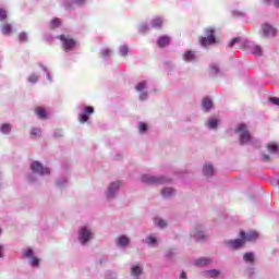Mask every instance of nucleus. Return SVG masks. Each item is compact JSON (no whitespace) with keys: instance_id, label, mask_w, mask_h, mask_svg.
<instances>
[{"instance_id":"obj_1","label":"nucleus","mask_w":279,"mask_h":279,"mask_svg":"<svg viewBox=\"0 0 279 279\" xmlns=\"http://www.w3.org/2000/svg\"><path fill=\"white\" fill-rule=\"evenodd\" d=\"M235 134H240L241 145H246V143L252 141V134H250V131H247V125L245 124H239L235 129Z\"/></svg>"},{"instance_id":"obj_2","label":"nucleus","mask_w":279,"mask_h":279,"mask_svg":"<svg viewBox=\"0 0 279 279\" xmlns=\"http://www.w3.org/2000/svg\"><path fill=\"white\" fill-rule=\"evenodd\" d=\"M205 34L207 37H201V45L203 47H208V45H215V43H217V38H215V28H207Z\"/></svg>"},{"instance_id":"obj_3","label":"nucleus","mask_w":279,"mask_h":279,"mask_svg":"<svg viewBox=\"0 0 279 279\" xmlns=\"http://www.w3.org/2000/svg\"><path fill=\"white\" fill-rule=\"evenodd\" d=\"M58 39L61 40V43H63L64 51H73V49H75L77 45V41H75V39L66 35H59Z\"/></svg>"},{"instance_id":"obj_4","label":"nucleus","mask_w":279,"mask_h":279,"mask_svg":"<svg viewBox=\"0 0 279 279\" xmlns=\"http://www.w3.org/2000/svg\"><path fill=\"white\" fill-rule=\"evenodd\" d=\"M142 182L145 184H165L166 182H169V179L165 177H151L144 174L142 175Z\"/></svg>"},{"instance_id":"obj_5","label":"nucleus","mask_w":279,"mask_h":279,"mask_svg":"<svg viewBox=\"0 0 279 279\" xmlns=\"http://www.w3.org/2000/svg\"><path fill=\"white\" fill-rule=\"evenodd\" d=\"M32 171L39 173V175H49V168H45L40 162L34 161L31 166Z\"/></svg>"},{"instance_id":"obj_6","label":"nucleus","mask_w":279,"mask_h":279,"mask_svg":"<svg viewBox=\"0 0 279 279\" xmlns=\"http://www.w3.org/2000/svg\"><path fill=\"white\" fill-rule=\"evenodd\" d=\"M93 239V232L88 230L86 227H83L78 231V240L81 243H88L89 240Z\"/></svg>"},{"instance_id":"obj_7","label":"nucleus","mask_w":279,"mask_h":279,"mask_svg":"<svg viewBox=\"0 0 279 279\" xmlns=\"http://www.w3.org/2000/svg\"><path fill=\"white\" fill-rule=\"evenodd\" d=\"M240 238L244 240V243H250L258 239V233L256 231H250L248 233H245V231H240Z\"/></svg>"},{"instance_id":"obj_8","label":"nucleus","mask_w":279,"mask_h":279,"mask_svg":"<svg viewBox=\"0 0 279 279\" xmlns=\"http://www.w3.org/2000/svg\"><path fill=\"white\" fill-rule=\"evenodd\" d=\"M93 112H95V108L93 107L85 108L83 113H81L78 117L80 123H86V121H88V114H93Z\"/></svg>"},{"instance_id":"obj_9","label":"nucleus","mask_w":279,"mask_h":279,"mask_svg":"<svg viewBox=\"0 0 279 279\" xmlns=\"http://www.w3.org/2000/svg\"><path fill=\"white\" fill-rule=\"evenodd\" d=\"M228 245H230V247L233 250H239L241 247H245V240L243 238L231 240L228 242Z\"/></svg>"},{"instance_id":"obj_10","label":"nucleus","mask_w":279,"mask_h":279,"mask_svg":"<svg viewBox=\"0 0 279 279\" xmlns=\"http://www.w3.org/2000/svg\"><path fill=\"white\" fill-rule=\"evenodd\" d=\"M119 186H121V184L119 182H113L110 184V186L107 191L108 199H112V197H114V193H117V191H119Z\"/></svg>"},{"instance_id":"obj_11","label":"nucleus","mask_w":279,"mask_h":279,"mask_svg":"<svg viewBox=\"0 0 279 279\" xmlns=\"http://www.w3.org/2000/svg\"><path fill=\"white\" fill-rule=\"evenodd\" d=\"M264 36H276V28L269 24H264L262 26Z\"/></svg>"},{"instance_id":"obj_12","label":"nucleus","mask_w":279,"mask_h":279,"mask_svg":"<svg viewBox=\"0 0 279 279\" xmlns=\"http://www.w3.org/2000/svg\"><path fill=\"white\" fill-rule=\"evenodd\" d=\"M169 43H171V38L167 35L159 37L157 40L158 47H167V45H169Z\"/></svg>"},{"instance_id":"obj_13","label":"nucleus","mask_w":279,"mask_h":279,"mask_svg":"<svg viewBox=\"0 0 279 279\" xmlns=\"http://www.w3.org/2000/svg\"><path fill=\"white\" fill-rule=\"evenodd\" d=\"M202 107L204 108L205 112H208L213 108V99L209 97H205L202 100Z\"/></svg>"},{"instance_id":"obj_14","label":"nucleus","mask_w":279,"mask_h":279,"mask_svg":"<svg viewBox=\"0 0 279 279\" xmlns=\"http://www.w3.org/2000/svg\"><path fill=\"white\" fill-rule=\"evenodd\" d=\"M1 32H2V34H4V36L12 35V25H10V23H8V22H4L1 25Z\"/></svg>"},{"instance_id":"obj_15","label":"nucleus","mask_w":279,"mask_h":279,"mask_svg":"<svg viewBox=\"0 0 279 279\" xmlns=\"http://www.w3.org/2000/svg\"><path fill=\"white\" fill-rule=\"evenodd\" d=\"M204 175H207L208 178L215 175V168H213L211 165H205L203 168Z\"/></svg>"},{"instance_id":"obj_16","label":"nucleus","mask_w":279,"mask_h":279,"mask_svg":"<svg viewBox=\"0 0 279 279\" xmlns=\"http://www.w3.org/2000/svg\"><path fill=\"white\" fill-rule=\"evenodd\" d=\"M35 114H37L39 119H47V110L43 107H36Z\"/></svg>"},{"instance_id":"obj_17","label":"nucleus","mask_w":279,"mask_h":279,"mask_svg":"<svg viewBox=\"0 0 279 279\" xmlns=\"http://www.w3.org/2000/svg\"><path fill=\"white\" fill-rule=\"evenodd\" d=\"M143 274V268H141V266L135 265L131 268V276H133L134 278H138V276H141Z\"/></svg>"},{"instance_id":"obj_18","label":"nucleus","mask_w":279,"mask_h":279,"mask_svg":"<svg viewBox=\"0 0 279 279\" xmlns=\"http://www.w3.org/2000/svg\"><path fill=\"white\" fill-rule=\"evenodd\" d=\"M162 19L160 17H155L151 21V26L154 29H160V27H162Z\"/></svg>"},{"instance_id":"obj_19","label":"nucleus","mask_w":279,"mask_h":279,"mask_svg":"<svg viewBox=\"0 0 279 279\" xmlns=\"http://www.w3.org/2000/svg\"><path fill=\"white\" fill-rule=\"evenodd\" d=\"M175 194V191L172 187H165L161 191L162 197H171Z\"/></svg>"},{"instance_id":"obj_20","label":"nucleus","mask_w":279,"mask_h":279,"mask_svg":"<svg viewBox=\"0 0 279 279\" xmlns=\"http://www.w3.org/2000/svg\"><path fill=\"white\" fill-rule=\"evenodd\" d=\"M118 245L124 247V245H130V238L122 235L118 239Z\"/></svg>"},{"instance_id":"obj_21","label":"nucleus","mask_w":279,"mask_h":279,"mask_svg":"<svg viewBox=\"0 0 279 279\" xmlns=\"http://www.w3.org/2000/svg\"><path fill=\"white\" fill-rule=\"evenodd\" d=\"M185 62H193L195 60V52L193 51H186L183 56Z\"/></svg>"},{"instance_id":"obj_22","label":"nucleus","mask_w":279,"mask_h":279,"mask_svg":"<svg viewBox=\"0 0 279 279\" xmlns=\"http://www.w3.org/2000/svg\"><path fill=\"white\" fill-rule=\"evenodd\" d=\"M209 263H210V259H208V258H205V257H201V258H198V259H196L195 262H194V264L196 265V266H204V265H209Z\"/></svg>"},{"instance_id":"obj_23","label":"nucleus","mask_w":279,"mask_h":279,"mask_svg":"<svg viewBox=\"0 0 279 279\" xmlns=\"http://www.w3.org/2000/svg\"><path fill=\"white\" fill-rule=\"evenodd\" d=\"M60 25H62V20L54 17L51 22H50V28L51 29H56L57 27H60Z\"/></svg>"},{"instance_id":"obj_24","label":"nucleus","mask_w":279,"mask_h":279,"mask_svg":"<svg viewBox=\"0 0 279 279\" xmlns=\"http://www.w3.org/2000/svg\"><path fill=\"white\" fill-rule=\"evenodd\" d=\"M243 259L245 263H254L255 258H254V253L252 252H248V253H245L244 256H243Z\"/></svg>"},{"instance_id":"obj_25","label":"nucleus","mask_w":279,"mask_h":279,"mask_svg":"<svg viewBox=\"0 0 279 279\" xmlns=\"http://www.w3.org/2000/svg\"><path fill=\"white\" fill-rule=\"evenodd\" d=\"M267 149H268L269 154H276V151H278V144L269 143L267 145Z\"/></svg>"},{"instance_id":"obj_26","label":"nucleus","mask_w":279,"mask_h":279,"mask_svg":"<svg viewBox=\"0 0 279 279\" xmlns=\"http://www.w3.org/2000/svg\"><path fill=\"white\" fill-rule=\"evenodd\" d=\"M252 53L253 56H263V48L260 46H253Z\"/></svg>"},{"instance_id":"obj_27","label":"nucleus","mask_w":279,"mask_h":279,"mask_svg":"<svg viewBox=\"0 0 279 279\" xmlns=\"http://www.w3.org/2000/svg\"><path fill=\"white\" fill-rule=\"evenodd\" d=\"M145 88H147V82H141L135 86V90H137V93H141L142 90H145Z\"/></svg>"},{"instance_id":"obj_28","label":"nucleus","mask_w":279,"mask_h":279,"mask_svg":"<svg viewBox=\"0 0 279 279\" xmlns=\"http://www.w3.org/2000/svg\"><path fill=\"white\" fill-rule=\"evenodd\" d=\"M11 130H12V125H10L8 123L1 125L2 134H10Z\"/></svg>"},{"instance_id":"obj_29","label":"nucleus","mask_w":279,"mask_h":279,"mask_svg":"<svg viewBox=\"0 0 279 279\" xmlns=\"http://www.w3.org/2000/svg\"><path fill=\"white\" fill-rule=\"evenodd\" d=\"M155 225L159 228H167V222L160 218L155 219Z\"/></svg>"},{"instance_id":"obj_30","label":"nucleus","mask_w":279,"mask_h":279,"mask_svg":"<svg viewBox=\"0 0 279 279\" xmlns=\"http://www.w3.org/2000/svg\"><path fill=\"white\" fill-rule=\"evenodd\" d=\"M40 134H41L40 129H32V131H31V136L33 138H38V136H40Z\"/></svg>"},{"instance_id":"obj_31","label":"nucleus","mask_w":279,"mask_h":279,"mask_svg":"<svg viewBox=\"0 0 279 279\" xmlns=\"http://www.w3.org/2000/svg\"><path fill=\"white\" fill-rule=\"evenodd\" d=\"M130 53V48L128 46H121L120 47V56H128Z\"/></svg>"},{"instance_id":"obj_32","label":"nucleus","mask_w":279,"mask_h":279,"mask_svg":"<svg viewBox=\"0 0 279 279\" xmlns=\"http://www.w3.org/2000/svg\"><path fill=\"white\" fill-rule=\"evenodd\" d=\"M8 20V11H5L4 9H0V21H7Z\"/></svg>"},{"instance_id":"obj_33","label":"nucleus","mask_w":279,"mask_h":279,"mask_svg":"<svg viewBox=\"0 0 279 279\" xmlns=\"http://www.w3.org/2000/svg\"><path fill=\"white\" fill-rule=\"evenodd\" d=\"M217 125H218V122H217V120H215V119L209 120V121L207 122V126H208L210 130H215V128H217Z\"/></svg>"},{"instance_id":"obj_34","label":"nucleus","mask_w":279,"mask_h":279,"mask_svg":"<svg viewBox=\"0 0 279 279\" xmlns=\"http://www.w3.org/2000/svg\"><path fill=\"white\" fill-rule=\"evenodd\" d=\"M19 40H20V43H27V33H25V32L20 33Z\"/></svg>"},{"instance_id":"obj_35","label":"nucleus","mask_w":279,"mask_h":279,"mask_svg":"<svg viewBox=\"0 0 279 279\" xmlns=\"http://www.w3.org/2000/svg\"><path fill=\"white\" fill-rule=\"evenodd\" d=\"M207 276H209V278H217V276H219V270L217 269L208 270Z\"/></svg>"},{"instance_id":"obj_36","label":"nucleus","mask_w":279,"mask_h":279,"mask_svg":"<svg viewBox=\"0 0 279 279\" xmlns=\"http://www.w3.org/2000/svg\"><path fill=\"white\" fill-rule=\"evenodd\" d=\"M241 43V38L240 37H234L233 39H231V41L228 44V47H234V45Z\"/></svg>"},{"instance_id":"obj_37","label":"nucleus","mask_w":279,"mask_h":279,"mask_svg":"<svg viewBox=\"0 0 279 279\" xmlns=\"http://www.w3.org/2000/svg\"><path fill=\"white\" fill-rule=\"evenodd\" d=\"M23 255L26 257V258H33L34 257V251H32V248H28L27 251H25L23 253Z\"/></svg>"},{"instance_id":"obj_38","label":"nucleus","mask_w":279,"mask_h":279,"mask_svg":"<svg viewBox=\"0 0 279 279\" xmlns=\"http://www.w3.org/2000/svg\"><path fill=\"white\" fill-rule=\"evenodd\" d=\"M40 263V260L37 257H31V265L33 267H38V264Z\"/></svg>"},{"instance_id":"obj_39","label":"nucleus","mask_w":279,"mask_h":279,"mask_svg":"<svg viewBox=\"0 0 279 279\" xmlns=\"http://www.w3.org/2000/svg\"><path fill=\"white\" fill-rule=\"evenodd\" d=\"M195 239H197L198 241L202 239H206V235L204 234L203 231H198L194 234Z\"/></svg>"},{"instance_id":"obj_40","label":"nucleus","mask_w":279,"mask_h":279,"mask_svg":"<svg viewBox=\"0 0 279 279\" xmlns=\"http://www.w3.org/2000/svg\"><path fill=\"white\" fill-rule=\"evenodd\" d=\"M111 53H112V50L110 49L101 50V56H104L105 58H108V56H110Z\"/></svg>"},{"instance_id":"obj_41","label":"nucleus","mask_w":279,"mask_h":279,"mask_svg":"<svg viewBox=\"0 0 279 279\" xmlns=\"http://www.w3.org/2000/svg\"><path fill=\"white\" fill-rule=\"evenodd\" d=\"M145 130H147V125L145 124V122H141L140 123V132H145Z\"/></svg>"},{"instance_id":"obj_42","label":"nucleus","mask_w":279,"mask_h":279,"mask_svg":"<svg viewBox=\"0 0 279 279\" xmlns=\"http://www.w3.org/2000/svg\"><path fill=\"white\" fill-rule=\"evenodd\" d=\"M210 71H211V73H219V66L214 64L210 66Z\"/></svg>"},{"instance_id":"obj_43","label":"nucleus","mask_w":279,"mask_h":279,"mask_svg":"<svg viewBox=\"0 0 279 279\" xmlns=\"http://www.w3.org/2000/svg\"><path fill=\"white\" fill-rule=\"evenodd\" d=\"M147 243H148L149 245H153V243H156V238H154V236H148V238H147Z\"/></svg>"},{"instance_id":"obj_44","label":"nucleus","mask_w":279,"mask_h":279,"mask_svg":"<svg viewBox=\"0 0 279 279\" xmlns=\"http://www.w3.org/2000/svg\"><path fill=\"white\" fill-rule=\"evenodd\" d=\"M28 81L29 82H38V76L37 75H31L29 77H28Z\"/></svg>"},{"instance_id":"obj_45","label":"nucleus","mask_w":279,"mask_h":279,"mask_svg":"<svg viewBox=\"0 0 279 279\" xmlns=\"http://www.w3.org/2000/svg\"><path fill=\"white\" fill-rule=\"evenodd\" d=\"M262 159L264 160V162H269V160H270V157H269V155H263L262 156Z\"/></svg>"},{"instance_id":"obj_46","label":"nucleus","mask_w":279,"mask_h":279,"mask_svg":"<svg viewBox=\"0 0 279 279\" xmlns=\"http://www.w3.org/2000/svg\"><path fill=\"white\" fill-rule=\"evenodd\" d=\"M140 99H142V101L145 100V99H147V93H142V94L140 95Z\"/></svg>"},{"instance_id":"obj_47","label":"nucleus","mask_w":279,"mask_h":279,"mask_svg":"<svg viewBox=\"0 0 279 279\" xmlns=\"http://www.w3.org/2000/svg\"><path fill=\"white\" fill-rule=\"evenodd\" d=\"M84 1H86V0H75V3H77V5H82L84 3Z\"/></svg>"},{"instance_id":"obj_48","label":"nucleus","mask_w":279,"mask_h":279,"mask_svg":"<svg viewBox=\"0 0 279 279\" xmlns=\"http://www.w3.org/2000/svg\"><path fill=\"white\" fill-rule=\"evenodd\" d=\"M0 258H3V246L0 245Z\"/></svg>"},{"instance_id":"obj_49","label":"nucleus","mask_w":279,"mask_h":279,"mask_svg":"<svg viewBox=\"0 0 279 279\" xmlns=\"http://www.w3.org/2000/svg\"><path fill=\"white\" fill-rule=\"evenodd\" d=\"M180 278H181V279H186V272H184V271L181 272Z\"/></svg>"},{"instance_id":"obj_50","label":"nucleus","mask_w":279,"mask_h":279,"mask_svg":"<svg viewBox=\"0 0 279 279\" xmlns=\"http://www.w3.org/2000/svg\"><path fill=\"white\" fill-rule=\"evenodd\" d=\"M275 8H279V0H274Z\"/></svg>"},{"instance_id":"obj_51","label":"nucleus","mask_w":279,"mask_h":279,"mask_svg":"<svg viewBox=\"0 0 279 279\" xmlns=\"http://www.w3.org/2000/svg\"><path fill=\"white\" fill-rule=\"evenodd\" d=\"M274 0H263L264 3H267L269 5V3H271Z\"/></svg>"}]
</instances>
